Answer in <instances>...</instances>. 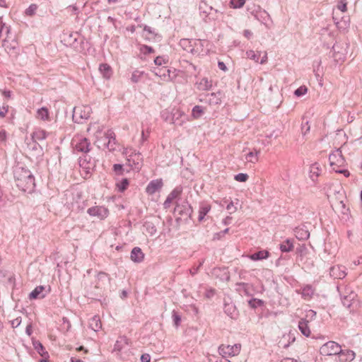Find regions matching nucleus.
<instances>
[{
    "instance_id": "obj_6",
    "label": "nucleus",
    "mask_w": 362,
    "mask_h": 362,
    "mask_svg": "<svg viewBox=\"0 0 362 362\" xmlns=\"http://www.w3.org/2000/svg\"><path fill=\"white\" fill-rule=\"evenodd\" d=\"M87 213L92 217L99 220H104L109 216V209L104 206H93L87 210Z\"/></svg>"
},
{
    "instance_id": "obj_36",
    "label": "nucleus",
    "mask_w": 362,
    "mask_h": 362,
    "mask_svg": "<svg viewBox=\"0 0 362 362\" xmlns=\"http://www.w3.org/2000/svg\"><path fill=\"white\" fill-rule=\"evenodd\" d=\"M248 303L250 307L255 308H257V306L261 305L262 304V301L261 300L252 299L249 300Z\"/></svg>"
},
{
    "instance_id": "obj_40",
    "label": "nucleus",
    "mask_w": 362,
    "mask_h": 362,
    "mask_svg": "<svg viewBox=\"0 0 362 362\" xmlns=\"http://www.w3.org/2000/svg\"><path fill=\"white\" fill-rule=\"evenodd\" d=\"M105 135H106L107 138L109 139V143L110 142L111 139H113V140L115 139V134L114 132L112 130H108L105 133Z\"/></svg>"
},
{
    "instance_id": "obj_11",
    "label": "nucleus",
    "mask_w": 362,
    "mask_h": 362,
    "mask_svg": "<svg viewBox=\"0 0 362 362\" xmlns=\"http://www.w3.org/2000/svg\"><path fill=\"white\" fill-rule=\"evenodd\" d=\"M260 149L253 148L245 155L246 163L256 164L259 160Z\"/></svg>"
},
{
    "instance_id": "obj_26",
    "label": "nucleus",
    "mask_w": 362,
    "mask_h": 362,
    "mask_svg": "<svg viewBox=\"0 0 362 362\" xmlns=\"http://www.w3.org/2000/svg\"><path fill=\"white\" fill-rule=\"evenodd\" d=\"M211 87V81L206 78L201 79L198 83V88L201 90H209Z\"/></svg>"
},
{
    "instance_id": "obj_37",
    "label": "nucleus",
    "mask_w": 362,
    "mask_h": 362,
    "mask_svg": "<svg viewBox=\"0 0 362 362\" xmlns=\"http://www.w3.org/2000/svg\"><path fill=\"white\" fill-rule=\"evenodd\" d=\"M141 75V73L136 71L132 75V81L134 83L137 82Z\"/></svg>"
},
{
    "instance_id": "obj_57",
    "label": "nucleus",
    "mask_w": 362,
    "mask_h": 362,
    "mask_svg": "<svg viewBox=\"0 0 362 362\" xmlns=\"http://www.w3.org/2000/svg\"><path fill=\"white\" fill-rule=\"evenodd\" d=\"M165 71L168 73V75H169V74H170V70H169V69H165Z\"/></svg>"
},
{
    "instance_id": "obj_16",
    "label": "nucleus",
    "mask_w": 362,
    "mask_h": 362,
    "mask_svg": "<svg viewBox=\"0 0 362 362\" xmlns=\"http://www.w3.org/2000/svg\"><path fill=\"white\" fill-rule=\"evenodd\" d=\"M308 322L309 320L306 319H301L298 323V328L300 331L306 337H310L311 334L310 327H308Z\"/></svg>"
},
{
    "instance_id": "obj_20",
    "label": "nucleus",
    "mask_w": 362,
    "mask_h": 362,
    "mask_svg": "<svg viewBox=\"0 0 362 362\" xmlns=\"http://www.w3.org/2000/svg\"><path fill=\"white\" fill-rule=\"evenodd\" d=\"M45 287L43 286H37L29 295L30 300L37 298H43L45 294L43 293Z\"/></svg>"
},
{
    "instance_id": "obj_59",
    "label": "nucleus",
    "mask_w": 362,
    "mask_h": 362,
    "mask_svg": "<svg viewBox=\"0 0 362 362\" xmlns=\"http://www.w3.org/2000/svg\"><path fill=\"white\" fill-rule=\"evenodd\" d=\"M40 362H47V361L42 360Z\"/></svg>"
},
{
    "instance_id": "obj_33",
    "label": "nucleus",
    "mask_w": 362,
    "mask_h": 362,
    "mask_svg": "<svg viewBox=\"0 0 362 362\" xmlns=\"http://www.w3.org/2000/svg\"><path fill=\"white\" fill-rule=\"evenodd\" d=\"M9 105L8 104H4L1 107H0V117L4 118L6 116L7 113L9 110Z\"/></svg>"
},
{
    "instance_id": "obj_30",
    "label": "nucleus",
    "mask_w": 362,
    "mask_h": 362,
    "mask_svg": "<svg viewBox=\"0 0 362 362\" xmlns=\"http://www.w3.org/2000/svg\"><path fill=\"white\" fill-rule=\"evenodd\" d=\"M235 180L240 182H245L249 179V175L246 173H238L234 177Z\"/></svg>"
},
{
    "instance_id": "obj_17",
    "label": "nucleus",
    "mask_w": 362,
    "mask_h": 362,
    "mask_svg": "<svg viewBox=\"0 0 362 362\" xmlns=\"http://www.w3.org/2000/svg\"><path fill=\"white\" fill-rule=\"evenodd\" d=\"M182 193V189L177 187L174 189L168 196L166 200L164 202L165 207H168L170 204L176 198H177Z\"/></svg>"
},
{
    "instance_id": "obj_24",
    "label": "nucleus",
    "mask_w": 362,
    "mask_h": 362,
    "mask_svg": "<svg viewBox=\"0 0 362 362\" xmlns=\"http://www.w3.org/2000/svg\"><path fill=\"white\" fill-rule=\"evenodd\" d=\"M293 249V243L291 240H286L280 245V250L281 252H290Z\"/></svg>"
},
{
    "instance_id": "obj_7",
    "label": "nucleus",
    "mask_w": 362,
    "mask_h": 362,
    "mask_svg": "<svg viewBox=\"0 0 362 362\" xmlns=\"http://www.w3.org/2000/svg\"><path fill=\"white\" fill-rule=\"evenodd\" d=\"M73 145L75 150L81 153H88L90 150V144L86 138L76 136L73 139Z\"/></svg>"
},
{
    "instance_id": "obj_49",
    "label": "nucleus",
    "mask_w": 362,
    "mask_h": 362,
    "mask_svg": "<svg viewBox=\"0 0 362 362\" xmlns=\"http://www.w3.org/2000/svg\"><path fill=\"white\" fill-rule=\"evenodd\" d=\"M244 35L247 37V38H250V36L252 35V33L251 31L248 30H245L244 31Z\"/></svg>"
},
{
    "instance_id": "obj_50",
    "label": "nucleus",
    "mask_w": 362,
    "mask_h": 362,
    "mask_svg": "<svg viewBox=\"0 0 362 362\" xmlns=\"http://www.w3.org/2000/svg\"><path fill=\"white\" fill-rule=\"evenodd\" d=\"M233 208V202L231 201L226 206L227 210L230 211Z\"/></svg>"
},
{
    "instance_id": "obj_21",
    "label": "nucleus",
    "mask_w": 362,
    "mask_h": 362,
    "mask_svg": "<svg viewBox=\"0 0 362 362\" xmlns=\"http://www.w3.org/2000/svg\"><path fill=\"white\" fill-rule=\"evenodd\" d=\"M269 252L267 250H261L252 255H250L248 257L251 260L257 261L267 259L269 257Z\"/></svg>"
},
{
    "instance_id": "obj_27",
    "label": "nucleus",
    "mask_w": 362,
    "mask_h": 362,
    "mask_svg": "<svg viewBox=\"0 0 362 362\" xmlns=\"http://www.w3.org/2000/svg\"><path fill=\"white\" fill-rule=\"evenodd\" d=\"M90 325L94 331H98L101 328V322L99 317L94 316L91 320Z\"/></svg>"
},
{
    "instance_id": "obj_34",
    "label": "nucleus",
    "mask_w": 362,
    "mask_h": 362,
    "mask_svg": "<svg viewBox=\"0 0 362 362\" xmlns=\"http://www.w3.org/2000/svg\"><path fill=\"white\" fill-rule=\"evenodd\" d=\"M168 60L164 57L158 56L157 57L155 60L154 63L157 66H161L162 64H166L168 63Z\"/></svg>"
},
{
    "instance_id": "obj_15",
    "label": "nucleus",
    "mask_w": 362,
    "mask_h": 362,
    "mask_svg": "<svg viewBox=\"0 0 362 362\" xmlns=\"http://www.w3.org/2000/svg\"><path fill=\"white\" fill-rule=\"evenodd\" d=\"M144 259V254L141 248L136 247L131 252V259L134 262H141Z\"/></svg>"
},
{
    "instance_id": "obj_4",
    "label": "nucleus",
    "mask_w": 362,
    "mask_h": 362,
    "mask_svg": "<svg viewBox=\"0 0 362 362\" xmlns=\"http://www.w3.org/2000/svg\"><path fill=\"white\" fill-rule=\"evenodd\" d=\"M341 348L338 343L329 341L321 346L320 353L321 355L326 356H336L340 352Z\"/></svg>"
},
{
    "instance_id": "obj_55",
    "label": "nucleus",
    "mask_w": 362,
    "mask_h": 362,
    "mask_svg": "<svg viewBox=\"0 0 362 362\" xmlns=\"http://www.w3.org/2000/svg\"><path fill=\"white\" fill-rule=\"evenodd\" d=\"M4 0H0V6H4Z\"/></svg>"
},
{
    "instance_id": "obj_1",
    "label": "nucleus",
    "mask_w": 362,
    "mask_h": 362,
    "mask_svg": "<svg viewBox=\"0 0 362 362\" xmlns=\"http://www.w3.org/2000/svg\"><path fill=\"white\" fill-rule=\"evenodd\" d=\"M17 187L23 192H31L35 187V179L30 171L24 168H17L14 173Z\"/></svg>"
},
{
    "instance_id": "obj_58",
    "label": "nucleus",
    "mask_w": 362,
    "mask_h": 362,
    "mask_svg": "<svg viewBox=\"0 0 362 362\" xmlns=\"http://www.w3.org/2000/svg\"><path fill=\"white\" fill-rule=\"evenodd\" d=\"M40 349L42 350L43 349V346L41 344H40Z\"/></svg>"
},
{
    "instance_id": "obj_44",
    "label": "nucleus",
    "mask_w": 362,
    "mask_h": 362,
    "mask_svg": "<svg viewBox=\"0 0 362 362\" xmlns=\"http://www.w3.org/2000/svg\"><path fill=\"white\" fill-rule=\"evenodd\" d=\"M7 137L6 132L5 130L0 131V141H5Z\"/></svg>"
},
{
    "instance_id": "obj_47",
    "label": "nucleus",
    "mask_w": 362,
    "mask_h": 362,
    "mask_svg": "<svg viewBox=\"0 0 362 362\" xmlns=\"http://www.w3.org/2000/svg\"><path fill=\"white\" fill-rule=\"evenodd\" d=\"M2 94L4 95V96H5L7 98H9L11 95V93L9 90H4L2 92Z\"/></svg>"
},
{
    "instance_id": "obj_46",
    "label": "nucleus",
    "mask_w": 362,
    "mask_h": 362,
    "mask_svg": "<svg viewBox=\"0 0 362 362\" xmlns=\"http://www.w3.org/2000/svg\"><path fill=\"white\" fill-rule=\"evenodd\" d=\"M173 110L175 111V112L174 113V116L177 115L179 117H182L184 115V112L181 110L180 108Z\"/></svg>"
},
{
    "instance_id": "obj_22",
    "label": "nucleus",
    "mask_w": 362,
    "mask_h": 362,
    "mask_svg": "<svg viewBox=\"0 0 362 362\" xmlns=\"http://www.w3.org/2000/svg\"><path fill=\"white\" fill-rule=\"evenodd\" d=\"M321 171L322 170L320 165L317 163H313L310 168V177L312 180H315L319 177Z\"/></svg>"
},
{
    "instance_id": "obj_9",
    "label": "nucleus",
    "mask_w": 362,
    "mask_h": 362,
    "mask_svg": "<svg viewBox=\"0 0 362 362\" xmlns=\"http://www.w3.org/2000/svg\"><path fill=\"white\" fill-rule=\"evenodd\" d=\"M247 57L254 60L256 62H259L260 64H265L267 62V52H259V51H253L249 50L246 52Z\"/></svg>"
},
{
    "instance_id": "obj_31",
    "label": "nucleus",
    "mask_w": 362,
    "mask_h": 362,
    "mask_svg": "<svg viewBox=\"0 0 362 362\" xmlns=\"http://www.w3.org/2000/svg\"><path fill=\"white\" fill-rule=\"evenodd\" d=\"M37 9V5L35 4H32L30 6L25 10V13L27 16H33Z\"/></svg>"
},
{
    "instance_id": "obj_48",
    "label": "nucleus",
    "mask_w": 362,
    "mask_h": 362,
    "mask_svg": "<svg viewBox=\"0 0 362 362\" xmlns=\"http://www.w3.org/2000/svg\"><path fill=\"white\" fill-rule=\"evenodd\" d=\"M20 321L18 318H16V320H13L11 324H12V326L13 327H17L18 325H20Z\"/></svg>"
},
{
    "instance_id": "obj_29",
    "label": "nucleus",
    "mask_w": 362,
    "mask_h": 362,
    "mask_svg": "<svg viewBox=\"0 0 362 362\" xmlns=\"http://www.w3.org/2000/svg\"><path fill=\"white\" fill-rule=\"evenodd\" d=\"M129 185V181L127 179H124L121 182L117 183L116 187L120 192H124Z\"/></svg>"
},
{
    "instance_id": "obj_60",
    "label": "nucleus",
    "mask_w": 362,
    "mask_h": 362,
    "mask_svg": "<svg viewBox=\"0 0 362 362\" xmlns=\"http://www.w3.org/2000/svg\"><path fill=\"white\" fill-rule=\"evenodd\" d=\"M226 362H230L229 361H227Z\"/></svg>"
},
{
    "instance_id": "obj_12",
    "label": "nucleus",
    "mask_w": 362,
    "mask_h": 362,
    "mask_svg": "<svg viewBox=\"0 0 362 362\" xmlns=\"http://www.w3.org/2000/svg\"><path fill=\"white\" fill-rule=\"evenodd\" d=\"M163 186V182L162 179H156L151 180L146 188V192L147 194L152 195L156 192H158L161 189Z\"/></svg>"
},
{
    "instance_id": "obj_43",
    "label": "nucleus",
    "mask_w": 362,
    "mask_h": 362,
    "mask_svg": "<svg viewBox=\"0 0 362 362\" xmlns=\"http://www.w3.org/2000/svg\"><path fill=\"white\" fill-rule=\"evenodd\" d=\"M316 315V313L312 310H310L306 313V318H310V320H313Z\"/></svg>"
},
{
    "instance_id": "obj_8",
    "label": "nucleus",
    "mask_w": 362,
    "mask_h": 362,
    "mask_svg": "<svg viewBox=\"0 0 362 362\" xmlns=\"http://www.w3.org/2000/svg\"><path fill=\"white\" fill-rule=\"evenodd\" d=\"M92 113V109L88 105H81L74 108L73 117L79 122L78 119H87Z\"/></svg>"
},
{
    "instance_id": "obj_14",
    "label": "nucleus",
    "mask_w": 362,
    "mask_h": 362,
    "mask_svg": "<svg viewBox=\"0 0 362 362\" xmlns=\"http://www.w3.org/2000/svg\"><path fill=\"white\" fill-rule=\"evenodd\" d=\"M330 274L335 279H343L346 276L345 267L340 265L334 266L330 269Z\"/></svg>"
},
{
    "instance_id": "obj_18",
    "label": "nucleus",
    "mask_w": 362,
    "mask_h": 362,
    "mask_svg": "<svg viewBox=\"0 0 362 362\" xmlns=\"http://www.w3.org/2000/svg\"><path fill=\"white\" fill-rule=\"evenodd\" d=\"M99 71L103 78L110 79L112 76V69L107 64H101L99 66Z\"/></svg>"
},
{
    "instance_id": "obj_19",
    "label": "nucleus",
    "mask_w": 362,
    "mask_h": 362,
    "mask_svg": "<svg viewBox=\"0 0 362 362\" xmlns=\"http://www.w3.org/2000/svg\"><path fill=\"white\" fill-rule=\"evenodd\" d=\"M47 132L46 130L38 128L36 129L32 134V139L35 141L45 140L47 138Z\"/></svg>"
},
{
    "instance_id": "obj_52",
    "label": "nucleus",
    "mask_w": 362,
    "mask_h": 362,
    "mask_svg": "<svg viewBox=\"0 0 362 362\" xmlns=\"http://www.w3.org/2000/svg\"><path fill=\"white\" fill-rule=\"evenodd\" d=\"M71 362H83V361L78 358H71Z\"/></svg>"
},
{
    "instance_id": "obj_32",
    "label": "nucleus",
    "mask_w": 362,
    "mask_h": 362,
    "mask_svg": "<svg viewBox=\"0 0 362 362\" xmlns=\"http://www.w3.org/2000/svg\"><path fill=\"white\" fill-rule=\"evenodd\" d=\"M347 0H339L337 4V8L342 11L346 12L347 11Z\"/></svg>"
},
{
    "instance_id": "obj_2",
    "label": "nucleus",
    "mask_w": 362,
    "mask_h": 362,
    "mask_svg": "<svg viewBox=\"0 0 362 362\" xmlns=\"http://www.w3.org/2000/svg\"><path fill=\"white\" fill-rule=\"evenodd\" d=\"M329 160L330 167L334 171L337 173L343 174L346 177H349V171L345 169L346 165L345 158L339 149H337L329 154Z\"/></svg>"
},
{
    "instance_id": "obj_38",
    "label": "nucleus",
    "mask_w": 362,
    "mask_h": 362,
    "mask_svg": "<svg viewBox=\"0 0 362 362\" xmlns=\"http://www.w3.org/2000/svg\"><path fill=\"white\" fill-rule=\"evenodd\" d=\"M113 170L115 173H117L119 175L122 174L123 168H122V165L120 164H115L113 165Z\"/></svg>"
},
{
    "instance_id": "obj_56",
    "label": "nucleus",
    "mask_w": 362,
    "mask_h": 362,
    "mask_svg": "<svg viewBox=\"0 0 362 362\" xmlns=\"http://www.w3.org/2000/svg\"><path fill=\"white\" fill-rule=\"evenodd\" d=\"M84 348L83 346H80L79 348L77 349L78 351H81V350H83Z\"/></svg>"
},
{
    "instance_id": "obj_39",
    "label": "nucleus",
    "mask_w": 362,
    "mask_h": 362,
    "mask_svg": "<svg viewBox=\"0 0 362 362\" xmlns=\"http://www.w3.org/2000/svg\"><path fill=\"white\" fill-rule=\"evenodd\" d=\"M141 52H143L144 54H147V53H152L154 52L153 49L149 46H147V45H143L141 47Z\"/></svg>"
},
{
    "instance_id": "obj_5",
    "label": "nucleus",
    "mask_w": 362,
    "mask_h": 362,
    "mask_svg": "<svg viewBox=\"0 0 362 362\" xmlns=\"http://www.w3.org/2000/svg\"><path fill=\"white\" fill-rule=\"evenodd\" d=\"M241 351V344L234 345L221 344L218 347V353L223 357H232L238 356Z\"/></svg>"
},
{
    "instance_id": "obj_10",
    "label": "nucleus",
    "mask_w": 362,
    "mask_h": 362,
    "mask_svg": "<svg viewBox=\"0 0 362 362\" xmlns=\"http://www.w3.org/2000/svg\"><path fill=\"white\" fill-rule=\"evenodd\" d=\"M35 118L42 122H49L52 120L51 113L46 107H42L37 110Z\"/></svg>"
},
{
    "instance_id": "obj_54",
    "label": "nucleus",
    "mask_w": 362,
    "mask_h": 362,
    "mask_svg": "<svg viewBox=\"0 0 362 362\" xmlns=\"http://www.w3.org/2000/svg\"><path fill=\"white\" fill-rule=\"evenodd\" d=\"M2 45L5 47L6 49H7V47H6V40H4Z\"/></svg>"
},
{
    "instance_id": "obj_45",
    "label": "nucleus",
    "mask_w": 362,
    "mask_h": 362,
    "mask_svg": "<svg viewBox=\"0 0 362 362\" xmlns=\"http://www.w3.org/2000/svg\"><path fill=\"white\" fill-rule=\"evenodd\" d=\"M218 68L223 71H226L227 70V67L226 64L223 62H218Z\"/></svg>"
},
{
    "instance_id": "obj_41",
    "label": "nucleus",
    "mask_w": 362,
    "mask_h": 362,
    "mask_svg": "<svg viewBox=\"0 0 362 362\" xmlns=\"http://www.w3.org/2000/svg\"><path fill=\"white\" fill-rule=\"evenodd\" d=\"M311 293L312 294L314 292V290L313 289L312 286H307L303 288V295H305V294H309V293Z\"/></svg>"
},
{
    "instance_id": "obj_53",
    "label": "nucleus",
    "mask_w": 362,
    "mask_h": 362,
    "mask_svg": "<svg viewBox=\"0 0 362 362\" xmlns=\"http://www.w3.org/2000/svg\"><path fill=\"white\" fill-rule=\"evenodd\" d=\"M118 0H108V3L109 4H112V3H115L117 2Z\"/></svg>"
},
{
    "instance_id": "obj_23",
    "label": "nucleus",
    "mask_w": 362,
    "mask_h": 362,
    "mask_svg": "<svg viewBox=\"0 0 362 362\" xmlns=\"http://www.w3.org/2000/svg\"><path fill=\"white\" fill-rule=\"evenodd\" d=\"M211 205L209 204H202L199 210L198 220L202 221L204 216L210 211Z\"/></svg>"
},
{
    "instance_id": "obj_3",
    "label": "nucleus",
    "mask_w": 362,
    "mask_h": 362,
    "mask_svg": "<svg viewBox=\"0 0 362 362\" xmlns=\"http://www.w3.org/2000/svg\"><path fill=\"white\" fill-rule=\"evenodd\" d=\"M206 43H207L206 41L202 40H190L188 39H182L180 42L184 49L196 55H200L204 52Z\"/></svg>"
},
{
    "instance_id": "obj_42",
    "label": "nucleus",
    "mask_w": 362,
    "mask_h": 362,
    "mask_svg": "<svg viewBox=\"0 0 362 362\" xmlns=\"http://www.w3.org/2000/svg\"><path fill=\"white\" fill-rule=\"evenodd\" d=\"M151 356L148 354H144L141 356V362H150Z\"/></svg>"
},
{
    "instance_id": "obj_25",
    "label": "nucleus",
    "mask_w": 362,
    "mask_h": 362,
    "mask_svg": "<svg viewBox=\"0 0 362 362\" xmlns=\"http://www.w3.org/2000/svg\"><path fill=\"white\" fill-rule=\"evenodd\" d=\"M204 112V108L202 106L196 105L192 109V117L193 119H197L203 115Z\"/></svg>"
},
{
    "instance_id": "obj_35",
    "label": "nucleus",
    "mask_w": 362,
    "mask_h": 362,
    "mask_svg": "<svg viewBox=\"0 0 362 362\" xmlns=\"http://www.w3.org/2000/svg\"><path fill=\"white\" fill-rule=\"evenodd\" d=\"M308 92V88L303 86L295 90V95L298 97L305 95Z\"/></svg>"
},
{
    "instance_id": "obj_13",
    "label": "nucleus",
    "mask_w": 362,
    "mask_h": 362,
    "mask_svg": "<svg viewBox=\"0 0 362 362\" xmlns=\"http://www.w3.org/2000/svg\"><path fill=\"white\" fill-rule=\"evenodd\" d=\"M337 356V362H351L355 358L356 354L351 350L341 349Z\"/></svg>"
},
{
    "instance_id": "obj_51",
    "label": "nucleus",
    "mask_w": 362,
    "mask_h": 362,
    "mask_svg": "<svg viewBox=\"0 0 362 362\" xmlns=\"http://www.w3.org/2000/svg\"><path fill=\"white\" fill-rule=\"evenodd\" d=\"M95 125L97 126V127H98V131L100 132H101V129H100V127H99L98 125H97L96 124H90V127L88 128L87 131H88V132H89V131H90V127H91L92 126H95Z\"/></svg>"
},
{
    "instance_id": "obj_28",
    "label": "nucleus",
    "mask_w": 362,
    "mask_h": 362,
    "mask_svg": "<svg viewBox=\"0 0 362 362\" xmlns=\"http://www.w3.org/2000/svg\"><path fill=\"white\" fill-rule=\"evenodd\" d=\"M245 1L246 0H230V6L233 8H240L245 5Z\"/></svg>"
}]
</instances>
